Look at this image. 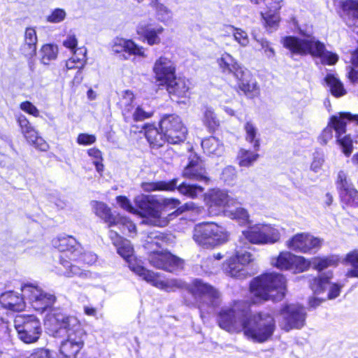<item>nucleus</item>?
<instances>
[{"label":"nucleus","mask_w":358,"mask_h":358,"mask_svg":"<svg viewBox=\"0 0 358 358\" xmlns=\"http://www.w3.org/2000/svg\"><path fill=\"white\" fill-rule=\"evenodd\" d=\"M108 236L113 244L117 248V253L128 262L129 268L131 264L141 265L136 260L133 261L134 248L129 241L123 238L117 231L113 229L109 231Z\"/></svg>","instance_id":"a878e982"},{"label":"nucleus","mask_w":358,"mask_h":358,"mask_svg":"<svg viewBox=\"0 0 358 358\" xmlns=\"http://www.w3.org/2000/svg\"><path fill=\"white\" fill-rule=\"evenodd\" d=\"M178 179L175 178L170 181H157L143 182L141 185L143 189L145 192L152 191H173L176 188L178 192L191 198L196 197L203 191V188L199 185H187L182 183L177 187Z\"/></svg>","instance_id":"4468645a"},{"label":"nucleus","mask_w":358,"mask_h":358,"mask_svg":"<svg viewBox=\"0 0 358 358\" xmlns=\"http://www.w3.org/2000/svg\"><path fill=\"white\" fill-rule=\"evenodd\" d=\"M61 328L66 329V338L62 341L59 352L64 358H76L83 348L86 331L80 321L73 316L58 315L55 318Z\"/></svg>","instance_id":"7ed1b4c3"},{"label":"nucleus","mask_w":358,"mask_h":358,"mask_svg":"<svg viewBox=\"0 0 358 358\" xmlns=\"http://www.w3.org/2000/svg\"><path fill=\"white\" fill-rule=\"evenodd\" d=\"M117 203L120 206L124 209L125 210L136 214L137 213V210H136L131 204L129 200L123 196H118L116 198Z\"/></svg>","instance_id":"e2e57ef3"},{"label":"nucleus","mask_w":358,"mask_h":358,"mask_svg":"<svg viewBox=\"0 0 358 358\" xmlns=\"http://www.w3.org/2000/svg\"><path fill=\"white\" fill-rule=\"evenodd\" d=\"M324 162V154L318 151L315 152L310 166V170L315 173L319 172L322 169Z\"/></svg>","instance_id":"8fccbe9b"},{"label":"nucleus","mask_w":358,"mask_h":358,"mask_svg":"<svg viewBox=\"0 0 358 358\" xmlns=\"http://www.w3.org/2000/svg\"><path fill=\"white\" fill-rule=\"evenodd\" d=\"M275 329V320L272 315L266 313H259L245 317L241 331L244 335L254 342L264 343L273 335Z\"/></svg>","instance_id":"39448f33"},{"label":"nucleus","mask_w":358,"mask_h":358,"mask_svg":"<svg viewBox=\"0 0 358 358\" xmlns=\"http://www.w3.org/2000/svg\"><path fill=\"white\" fill-rule=\"evenodd\" d=\"M160 129L169 143H178L185 139L187 129L177 115L164 117L160 121Z\"/></svg>","instance_id":"f3484780"},{"label":"nucleus","mask_w":358,"mask_h":358,"mask_svg":"<svg viewBox=\"0 0 358 358\" xmlns=\"http://www.w3.org/2000/svg\"><path fill=\"white\" fill-rule=\"evenodd\" d=\"M88 155L94 159L93 164L95 165L96 171L101 173L103 171V165L101 163L102 157L101 152L96 148H91L88 150Z\"/></svg>","instance_id":"603ef678"},{"label":"nucleus","mask_w":358,"mask_h":358,"mask_svg":"<svg viewBox=\"0 0 358 358\" xmlns=\"http://www.w3.org/2000/svg\"><path fill=\"white\" fill-rule=\"evenodd\" d=\"M234 205H230L228 208L224 209L226 216L237 220L241 224H245L249 222V214L246 209L242 207L232 208Z\"/></svg>","instance_id":"4c0bfd02"},{"label":"nucleus","mask_w":358,"mask_h":358,"mask_svg":"<svg viewBox=\"0 0 358 358\" xmlns=\"http://www.w3.org/2000/svg\"><path fill=\"white\" fill-rule=\"evenodd\" d=\"M92 206L95 214L104 220L108 223V227H112L116 216H113L111 214L110 209L107 205L102 202L94 201Z\"/></svg>","instance_id":"e433bc0d"},{"label":"nucleus","mask_w":358,"mask_h":358,"mask_svg":"<svg viewBox=\"0 0 358 358\" xmlns=\"http://www.w3.org/2000/svg\"><path fill=\"white\" fill-rule=\"evenodd\" d=\"M164 29L160 26H152L150 24H140L137 27V33L144 37L150 45H157L161 43L160 35Z\"/></svg>","instance_id":"c756f323"},{"label":"nucleus","mask_w":358,"mask_h":358,"mask_svg":"<svg viewBox=\"0 0 358 358\" xmlns=\"http://www.w3.org/2000/svg\"><path fill=\"white\" fill-rule=\"evenodd\" d=\"M345 262L354 267L353 269L348 271L347 276L358 278V250L349 252L346 255Z\"/></svg>","instance_id":"de8ad7c7"},{"label":"nucleus","mask_w":358,"mask_h":358,"mask_svg":"<svg viewBox=\"0 0 358 358\" xmlns=\"http://www.w3.org/2000/svg\"><path fill=\"white\" fill-rule=\"evenodd\" d=\"M205 201L208 206L210 213L217 215L222 208H228L230 205H234L235 200L230 198L227 193L220 189H212L205 196Z\"/></svg>","instance_id":"5701e85b"},{"label":"nucleus","mask_w":358,"mask_h":358,"mask_svg":"<svg viewBox=\"0 0 358 358\" xmlns=\"http://www.w3.org/2000/svg\"><path fill=\"white\" fill-rule=\"evenodd\" d=\"M281 42L292 55H310L319 58L323 64L334 65L338 59L336 53L327 51L324 44L312 36H306L303 38L286 36L282 38Z\"/></svg>","instance_id":"f257e3e1"},{"label":"nucleus","mask_w":358,"mask_h":358,"mask_svg":"<svg viewBox=\"0 0 358 358\" xmlns=\"http://www.w3.org/2000/svg\"><path fill=\"white\" fill-rule=\"evenodd\" d=\"M148 259L150 264L154 267L169 272H173L182 268L183 265V261L181 259L163 250H152Z\"/></svg>","instance_id":"aec40b11"},{"label":"nucleus","mask_w":358,"mask_h":358,"mask_svg":"<svg viewBox=\"0 0 358 358\" xmlns=\"http://www.w3.org/2000/svg\"><path fill=\"white\" fill-rule=\"evenodd\" d=\"M182 176L190 180L201 181L205 183H208L209 181L201 162L196 157L192 159L185 168Z\"/></svg>","instance_id":"c85d7f7f"},{"label":"nucleus","mask_w":358,"mask_h":358,"mask_svg":"<svg viewBox=\"0 0 358 358\" xmlns=\"http://www.w3.org/2000/svg\"><path fill=\"white\" fill-rule=\"evenodd\" d=\"M52 245L64 252L60 259V264L64 268H59L61 274L67 277H87L88 273L80 269L78 266L66 260L65 258L77 259L80 255V245L76 240L70 236H59L52 241Z\"/></svg>","instance_id":"20e7f679"},{"label":"nucleus","mask_w":358,"mask_h":358,"mask_svg":"<svg viewBox=\"0 0 358 358\" xmlns=\"http://www.w3.org/2000/svg\"><path fill=\"white\" fill-rule=\"evenodd\" d=\"M21 290L24 298L28 300L32 308L37 311L43 312L51 308L56 301L53 294L47 292L38 286L24 285Z\"/></svg>","instance_id":"ddd939ff"},{"label":"nucleus","mask_w":358,"mask_h":358,"mask_svg":"<svg viewBox=\"0 0 358 358\" xmlns=\"http://www.w3.org/2000/svg\"><path fill=\"white\" fill-rule=\"evenodd\" d=\"M150 5L155 10L157 18L160 22L167 24L172 19L171 11L165 6L158 2L157 0H152Z\"/></svg>","instance_id":"58836bf2"},{"label":"nucleus","mask_w":358,"mask_h":358,"mask_svg":"<svg viewBox=\"0 0 358 358\" xmlns=\"http://www.w3.org/2000/svg\"><path fill=\"white\" fill-rule=\"evenodd\" d=\"M310 262V266L312 264L315 269L319 271L323 270L328 266H336L338 264V259L337 257H329L327 258H313Z\"/></svg>","instance_id":"a18cd8bd"},{"label":"nucleus","mask_w":358,"mask_h":358,"mask_svg":"<svg viewBox=\"0 0 358 358\" xmlns=\"http://www.w3.org/2000/svg\"><path fill=\"white\" fill-rule=\"evenodd\" d=\"M63 45L69 49L72 52H76L78 45V39L75 34H68L62 42Z\"/></svg>","instance_id":"bf43d9fd"},{"label":"nucleus","mask_w":358,"mask_h":358,"mask_svg":"<svg viewBox=\"0 0 358 358\" xmlns=\"http://www.w3.org/2000/svg\"><path fill=\"white\" fill-rule=\"evenodd\" d=\"M58 55V48L56 45L47 43L41 48L39 50V59L41 64L48 65L55 60Z\"/></svg>","instance_id":"f704fd0d"},{"label":"nucleus","mask_w":358,"mask_h":358,"mask_svg":"<svg viewBox=\"0 0 358 358\" xmlns=\"http://www.w3.org/2000/svg\"><path fill=\"white\" fill-rule=\"evenodd\" d=\"M263 229V245L273 244L280 238L279 230L271 225L262 224Z\"/></svg>","instance_id":"a19ab883"},{"label":"nucleus","mask_w":358,"mask_h":358,"mask_svg":"<svg viewBox=\"0 0 358 358\" xmlns=\"http://www.w3.org/2000/svg\"><path fill=\"white\" fill-rule=\"evenodd\" d=\"M152 73L159 86L166 90H178L182 87L180 78L176 77V64L169 57L160 56L154 62Z\"/></svg>","instance_id":"0eeeda50"},{"label":"nucleus","mask_w":358,"mask_h":358,"mask_svg":"<svg viewBox=\"0 0 358 358\" xmlns=\"http://www.w3.org/2000/svg\"><path fill=\"white\" fill-rule=\"evenodd\" d=\"M237 157L241 166L248 167L257 159L259 155L255 152L241 149Z\"/></svg>","instance_id":"37998d69"},{"label":"nucleus","mask_w":358,"mask_h":358,"mask_svg":"<svg viewBox=\"0 0 358 358\" xmlns=\"http://www.w3.org/2000/svg\"><path fill=\"white\" fill-rule=\"evenodd\" d=\"M245 132V140L252 144L256 151L259 148V138L258 129L256 126L251 122H247L244 125Z\"/></svg>","instance_id":"ea45409f"},{"label":"nucleus","mask_w":358,"mask_h":358,"mask_svg":"<svg viewBox=\"0 0 358 358\" xmlns=\"http://www.w3.org/2000/svg\"><path fill=\"white\" fill-rule=\"evenodd\" d=\"M249 310L250 306L245 301H237L231 307L223 308L219 315V326L229 332L241 331Z\"/></svg>","instance_id":"6e6552de"},{"label":"nucleus","mask_w":358,"mask_h":358,"mask_svg":"<svg viewBox=\"0 0 358 358\" xmlns=\"http://www.w3.org/2000/svg\"><path fill=\"white\" fill-rule=\"evenodd\" d=\"M334 117H338L337 115L332 116L330 119L329 122L328 123V125L324 130L322 131V134L318 138L319 142L322 145H326L330 140L333 138V129L334 124L332 123L333 118Z\"/></svg>","instance_id":"09e8293b"},{"label":"nucleus","mask_w":358,"mask_h":358,"mask_svg":"<svg viewBox=\"0 0 358 358\" xmlns=\"http://www.w3.org/2000/svg\"><path fill=\"white\" fill-rule=\"evenodd\" d=\"M229 234L227 229L215 222H203L196 224L193 238L199 245L209 248L218 246L228 241Z\"/></svg>","instance_id":"423d86ee"},{"label":"nucleus","mask_w":358,"mask_h":358,"mask_svg":"<svg viewBox=\"0 0 358 358\" xmlns=\"http://www.w3.org/2000/svg\"><path fill=\"white\" fill-rule=\"evenodd\" d=\"M14 325L19 339L24 343H36L41 336L42 332L41 322L34 315H17L14 320Z\"/></svg>","instance_id":"9d476101"},{"label":"nucleus","mask_w":358,"mask_h":358,"mask_svg":"<svg viewBox=\"0 0 358 358\" xmlns=\"http://www.w3.org/2000/svg\"><path fill=\"white\" fill-rule=\"evenodd\" d=\"M271 264L280 270H289L294 273L303 272L310 267L308 260L287 251L273 257L271 259Z\"/></svg>","instance_id":"a211bd4d"},{"label":"nucleus","mask_w":358,"mask_h":358,"mask_svg":"<svg viewBox=\"0 0 358 358\" xmlns=\"http://www.w3.org/2000/svg\"><path fill=\"white\" fill-rule=\"evenodd\" d=\"M151 239V241H148L146 245L148 249H152L155 245L158 248H162L163 246V243L165 239V236L162 234H156L155 233H151L150 236L149 237Z\"/></svg>","instance_id":"6e6d98bb"},{"label":"nucleus","mask_w":358,"mask_h":358,"mask_svg":"<svg viewBox=\"0 0 358 358\" xmlns=\"http://www.w3.org/2000/svg\"><path fill=\"white\" fill-rule=\"evenodd\" d=\"M74 55L71 57H75V63L77 64V67H78V70H81L85 64V51H83L82 49H79L76 50V52H73Z\"/></svg>","instance_id":"338daca9"},{"label":"nucleus","mask_w":358,"mask_h":358,"mask_svg":"<svg viewBox=\"0 0 358 358\" xmlns=\"http://www.w3.org/2000/svg\"><path fill=\"white\" fill-rule=\"evenodd\" d=\"M66 16V11L62 8H55L47 17V20L52 23H59L63 21Z\"/></svg>","instance_id":"5fc2aeb1"},{"label":"nucleus","mask_w":358,"mask_h":358,"mask_svg":"<svg viewBox=\"0 0 358 358\" xmlns=\"http://www.w3.org/2000/svg\"><path fill=\"white\" fill-rule=\"evenodd\" d=\"M20 107L22 110L29 115H31L34 117L39 116V110L29 101H24L21 103Z\"/></svg>","instance_id":"69168bd1"},{"label":"nucleus","mask_w":358,"mask_h":358,"mask_svg":"<svg viewBox=\"0 0 358 358\" xmlns=\"http://www.w3.org/2000/svg\"><path fill=\"white\" fill-rule=\"evenodd\" d=\"M217 64L224 73H231L240 82L241 90H255L252 76L231 54L224 52L217 59Z\"/></svg>","instance_id":"1a4fd4ad"},{"label":"nucleus","mask_w":358,"mask_h":358,"mask_svg":"<svg viewBox=\"0 0 358 358\" xmlns=\"http://www.w3.org/2000/svg\"><path fill=\"white\" fill-rule=\"evenodd\" d=\"M254 39L261 45L267 57L271 58L275 55L274 49L271 47L269 42L266 39L263 38L258 39L255 36H254Z\"/></svg>","instance_id":"4d7b16f0"},{"label":"nucleus","mask_w":358,"mask_h":358,"mask_svg":"<svg viewBox=\"0 0 358 358\" xmlns=\"http://www.w3.org/2000/svg\"><path fill=\"white\" fill-rule=\"evenodd\" d=\"M331 274H322L318 278H315L310 284L311 289L315 294L322 293L329 285Z\"/></svg>","instance_id":"79ce46f5"},{"label":"nucleus","mask_w":358,"mask_h":358,"mask_svg":"<svg viewBox=\"0 0 358 358\" xmlns=\"http://www.w3.org/2000/svg\"><path fill=\"white\" fill-rule=\"evenodd\" d=\"M134 202L140 210L136 214L147 217L150 223L155 226L165 227L168 224L167 219L162 217V212L152 196L140 194L136 196Z\"/></svg>","instance_id":"dca6fc26"},{"label":"nucleus","mask_w":358,"mask_h":358,"mask_svg":"<svg viewBox=\"0 0 358 358\" xmlns=\"http://www.w3.org/2000/svg\"><path fill=\"white\" fill-rule=\"evenodd\" d=\"M262 224H257L250 226L242 231L239 238L240 245L244 241L255 245H263Z\"/></svg>","instance_id":"2f4dec72"},{"label":"nucleus","mask_w":358,"mask_h":358,"mask_svg":"<svg viewBox=\"0 0 358 358\" xmlns=\"http://www.w3.org/2000/svg\"><path fill=\"white\" fill-rule=\"evenodd\" d=\"M341 7V16L345 20H358V0H336Z\"/></svg>","instance_id":"473e14b6"},{"label":"nucleus","mask_w":358,"mask_h":358,"mask_svg":"<svg viewBox=\"0 0 358 358\" xmlns=\"http://www.w3.org/2000/svg\"><path fill=\"white\" fill-rule=\"evenodd\" d=\"M237 245L235 252L224 264V271L229 276L241 278L247 275L246 267L253 262L252 255L246 250H239Z\"/></svg>","instance_id":"2eb2a0df"},{"label":"nucleus","mask_w":358,"mask_h":358,"mask_svg":"<svg viewBox=\"0 0 358 358\" xmlns=\"http://www.w3.org/2000/svg\"><path fill=\"white\" fill-rule=\"evenodd\" d=\"M0 303L6 309L22 311L25 308L24 298L14 292H7L0 296Z\"/></svg>","instance_id":"7c9ffc66"},{"label":"nucleus","mask_w":358,"mask_h":358,"mask_svg":"<svg viewBox=\"0 0 358 358\" xmlns=\"http://www.w3.org/2000/svg\"><path fill=\"white\" fill-rule=\"evenodd\" d=\"M190 291L196 296H203L209 299L212 306H217L219 292L208 284L195 280L191 285Z\"/></svg>","instance_id":"bb28decb"},{"label":"nucleus","mask_w":358,"mask_h":358,"mask_svg":"<svg viewBox=\"0 0 358 358\" xmlns=\"http://www.w3.org/2000/svg\"><path fill=\"white\" fill-rule=\"evenodd\" d=\"M229 29L231 32L234 41L242 48L247 47L250 43V38L248 33L241 29L234 26H229Z\"/></svg>","instance_id":"c03bdc74"},{"label":"nucleus","mask_w":358,"mask_h":358,"mask_svg":"<svg viewBox=\"0 0 358 358\" xmlns=\"http://www.w3.org/2000/svg\"><path fill=\"white\" fill-rule=\"evenodd\" d=\"M282 318L281 327L286 331L301 329L305 324L306 313L303 306L298 304L285 306L280 312Z\"/></svg>","instance_id":"6ab92c4d"},{"label":"nucleus","mask_w":358,"mask_h":358,"mask_svg":"<svg viewBox=\"0 0 358 358\" xmlns=\"http://www.w3.org/2000/svg\"><path fill=\"white\" fill-rule=\"evenodd\" d=\"M265 10L261 12L264 25L267 31L272 32L278 27L280 17V10L283 6V0H264Z\"/></svg>","instance_id":"4be33fe9"},{"label":"nucleus","mask_w":358,"mask_h":358,"mask_svg":"<svg viewBox=\"0 0 358 358\" xmlns=\"http://www.w3.org/2000/svg\"><path fill=\"white\" fill-rule=\"evenodd\" d=\"M286 279L276 273H266L252 280L250 293L252 303H257L267 300L279 301L285 295Z\"/></svg>","instance_id":"f03ea898"},{"label":"nucleus","mask_w":358,"mask_h":358,"mask_svg":"<svg viewBox=\"0 0 358 358\" xmlns=\"http://www.w3.org/2000/svg\"><path fill=\"white\" fill-rule=\"evenodd\" d=\"M145 137L152 148H159L166 141L164 133H160L156 127L152 126L145 128Z\"/></svg>","instance_id":"c9c22d12"},{"label":"nucleus","mask_w":358,"mask_h":358,"mask_svg":"<svg viewBox=\"0 0 358 358\" xmlns=\"http://www.w3.org/2000/svg\"><path fill=\"white\" fill-rule=\"evenodd\" d=\"M96 141V136L87 134H80L77 138V143L80 145H91Z\"/></svg>","instance_id":"774afa93"},{"label":"nucleus","mask_w":358,"mask_h":358,"mask_svg":"<svg viewBox=\"0 0 358 358\" xmlns=\"http://www.w3.org/2000/svg\"><path fill=\"white\" fill-rule=\"evenodd\" d=\"M348 121H352L358 124V115L340 113L339 117H334L332 122L336 131V143L346 157H349L353 151V143L350 136L345 135Z\"/></svg>","instance_id":"f8f14e48"},{"label":"nucleus","mask_w":358,"mask_h":358,"mask_svg":"<svg viewBox=\"0 0 358 358\" xmlns=\"http://www.w3.org/2000/svg\"><path fill=\"white\" fill-rule=\"evenodd\" d=\"M17 123L21 129V131L27 139V142L33 145L36 149L45 151L48 148V143L38 136V132L31 125L27 117L20 115L17 117Z\"/></svg>","instance_id":"393cba45"},{"label":"nucleus","mask_w":358,"mask_h":358,"mask_svg":"<svg viewBox=\"0 0 358 358\" xmlns=\"http://www.w3.org/2000/svg\"><path fill=\"white\" fill-rule=\"evenodd\" d=\"M130 269L143 280L166 292H174L178 289H182L186 286L184 282L178 279L172 278L163 280L161 278L159 273L148 270L141 265L131 264Z\"/></svg>","instance_id":"9b49d317"},{"label":"nucleus","mask_w":358,"mask_h":358,"mask_svg":"<svg viewBox=\"0 0 358 358\" xmlns=\"http://www.w3.org/2000/svg\"><path fill=\"white\" fill-rule=\"evenodd\" d=\"M112 50L115 53H127L129 55L146 57L145 50L142 46L138 45L131 40L122 38H117L114 40Z\"/></svg>","instance_id":"cd10ccee"},{"label":"nucleus","mask_w":358,"mask_h":358,"mask_svg":"<svg viewBox=\"0 0 358 358\" xmlns=\"http://www.w3.org/2000/svg\"><path fill=\"white\" fill-rule=\"evenodd\" d=\"M336 185L343 203L350 206H358V191L349 182L343 171L338 173Z\"/></svg>","instance_id":"b1692460"},{"label":"nucleus","mask_w":358,"mask_h":358,"mask_svg":"<svg viewBox=\"0 0 358 358\" xmlns=\"http://www.w3.org/2000/svg\"><path fill=\"white\" fill-rule=\"evenodd\" d=\"M201 146L206 153L209 155L221 156L224 153V145L215 137H209L204 139Z\"/></svg>","instance_id":"72a5a7b5"},{"label":"nucleus","mask_w":358,"mask_h":358,"mask_svg":"<svg viewBox=\"0 0 358 358\" xmlns=\"http://www.w3.org/2000/svg\"><path fill=\"white\" fill-rule=\"evenodd\" d=\"M114 223H113V226H117L122 231V233H125L126 231L128 233H135L136 232V226L131 222L129 219L125 217L122 216H116L114 220Z\"/></svg>","instance_id":"49530a36"},{"label":"nucleus","mask_w":358,"mask_h":358,"mask_svg":"<svg viewBox=\"0 0 358 358\" xmlns=\"http://www.w3.org/2000/svg\"><path fill=\"white\" fill-rule=\"evenodd\" d=\"M38 41L36 29L33 27H27L24 34V41L36 45Z\"/></svg>","instance_id":"0e129e2a"},{"label":"nucleus","mask_w":358,"mask_h":358,"mask_svg":"<svg viewBox=\"0 0 358 358\" xmlns=\"http://www.w3.org/2000/svg\"><path fill=\"white\" fill-rule=\"evenodd\" d=\"M96 255L91 252H83V248L80 247V255L77 259H71L73 262H81L84 264L92 265L96 262Z\"/></svg>","instance_id":"864d4df0"},{"label":"nucleus","mask_w":358,"mask_h":358,"mask_svg":"<svg viewBox=\"0 0 358 358\" xmlns=\"http://www.w3.org/2000/svg\"><path fill=\"white\" fill-rule=\"evenodd\" d=\"M20 51L27 57H34L36 52V45L23 42L20 47Z\"/></svg>","instance_id":"052dcab7"},{"label":"nucleus","mask_w":358,"mask_h":358,"mask_svg":"<svg viewBox=\"0 0 358 358\" xmlns=\"http://www.w3.org/2000/svg\"><path fill=\"white\" fill-rule=\"evenodd\" d=\"M20 358H55L53 353L48 349L38 348L34 350L28 357Z\"/></svg>","instance_id":"680f3d73"},{"label":"nucleus","mask_w":358,"mask_h":358,"mask_svg":"<svg viewBox=\"0 0 358 358\" xmlns=\"http://www.w3.org/2000/svg\"><path fill=\"white\" fill-rule=\"evenodd\" d=\"M322 240L307 233H299L293 236L287 243V247L295 252H309L320 248Z\"/></svg>","instance_id":"412c9836"},{"label":"nucleus","mask_w":358,"mask_h":358,"mask_svg":"<svg viewBox=\"0 0 358 358\" xmlns=\"http://www.w3.org/2000/svg\"><path fill=\"white\" fill-rule=\"evenodd\" d=\"M324 82L330 90H344L343 85L340 79L334 74H327L324 78Z\"/></svg>","instance_id":"3c124183"},{"label":"nucleus","mask_w":358,"mask_h":358,"mask_svg":"<svg viewBox=\"0 0 358 358\" xmlns=\"http://www.w3.org/2000/svg\"><path fill=\"white\" fill-rule=\"evenodd\" d=\"M204 124L208 127H214L217 125V121L211 108H206L204 111L203 120Z\"/></svg>","instance_id":"13d9d810"}]
</instances>
